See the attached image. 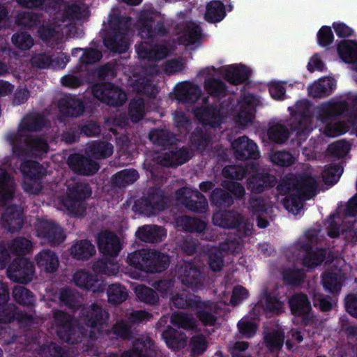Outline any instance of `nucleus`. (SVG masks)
<instances>
[{
    "mask_svg": "<svg viewBox=\"0 0 357 357\" xmlns=\"http://www.w3.org/2000/svg\"><path fill=\"white\" fill-rule=\"evenodd\" d=\"M12 294L17 303L35 313L33 309L36 305V296L31 291L23 286H17L13 289Z\"/></svg>",
    "mask_w": 357,
    "mask_h": 357,
    "instance_id": "43",
    "label": "nucleus"
},
{
    "mask_svg": "<svg viewBox=\"0 0 357 357\" xmlns=\"http://www.w3.org/2000/svg\"><path fill=\"white\" fill-rule=\"evenodd\" d=\"M53 319L56 335L60 340L70 344L82 342L80 328L73 316L62 310H56Z\"/></svg>",
    "mask_w": 357,
    "mask_h": 357,
    "instance_id": "6",
    "label": "nucleus"
},
{
    "mask_svg": "<svg viewBox=\"0 0 357 357\" xmlns=\"http://www.w3.org/2000/svg\"><path fill=\"white\" fill-rule=\"evenodd\" d=\"M109 318V313L96 303L81 311L80 319L88 327L100 331L107 324Z\"/></svg>",
    "mask_w": 357,
    "mask_h": 357,
    "instance_id": "15",
    "label": "nucleus"
},
{
    "mask_svg": "<svg viewBox=\"0 0 357 357\" xmlns=\"http://www.w3.org/2000/svg\"><path fill=\"white\" fill-rule=\"evenodd\" d=\"M162 338L167 347L176 351L183 349L186 345V335L184 332L168 326L162 332Z\"/></svg>",
    "mask_w": 357,
    "mask_h": 357,
    "instance_id": "32",
    "label": "nucleus"
},
{
    "mask_svg": "<svg viewBox=\"0 0 357 357\" xmlns=\"http://www.w3.org/2000/svg\"><path fill=\"white\" fill-rule=\"evenodd\" d=\"M305 198L294 192L289 194L283 199V205L289 212L296 215L303 208V202L306 201Z\"/></svg>",
    "mask_w": 357,
    "mask_h": 357,
    "instance_id": "59",
    "label": "nucleus"
},
{
    "mask_svg": "<svg viewBox=\"0 0 357 357\" xmlns=\"http://www.w3.org/2000/svg\"><path fill=\"white\" fill-rule=\"evenodd\" d=\"M36 261L41 270L49 273L56 272L59 265L58 256L50 249H44L37 254Z\"/></svg>",
    "mask_w": 357,
    "mask_h": 357,
    "instance_id": "35",
    "label": "nucleus"
},
{
    "mask_svg": "<svg viewBox=\"0 0 357 357\" xmlns=\"http://www.w3.org/2000/svg\"><path fill=\"white\" fill-rule=\"evenodd\" d=\"M95 273L107 276L116 275L119 272V265L111 259H102L95 261L92 266Z\"/></svg>",
    "mask_w": 357,
    "mask_h": 357,
    "instance_id": "56",
    "label": "nucleus"
},
{
    "mask_svg": "<svg viewBox=\"0 0 357 357\" xmlns=\"http://www.w3.org/2000/svg\"><path fill=\"white\" fill-rule=\"evenodd\" d=\"M131 17L119 13L109 15L107 26L102 29L104 46L114 53H124L129 48L128 34L131 27Z\"/></svg>",
    "mask_w": 357,
    "mask_h": 357,
    "instance_id": "2",
    "label": "nucleus"
},
{
    "mask_svg": "<svg viewBox=\"0 0 357 357\" xmlns=\"http://www.w3.org/2000/svg\"><path fill=\"white\" fill-rule=\"evenodd\" d=\"M296 192L305 199H310L316 195L317 183L316 179L310 175H303L296 178Z\"/></svg>",
    "mask_w": 357,
    "mask_h": 357,
    "instance_id": "40",
    "label": "nucleus"
},
{
    "mask_svg": "<svg viewBox=\"0 0 357 357\" xmlns=\"http://www.w3.org/2000/svg\"><path fill=\"white\" fill-rule=\"evenodd\" d=\"M177 224L178 226L182 227L183 231L190 233H202L207 227L206 223L204 220L187 215L181 217L177 220Z\"/></svg>",
    "mask_w": 357,
    "mask_h": 357,
    "instance_id": "52",
    "label": "nucleus"
},
{
    "mask_svg": "<svg viewBox=\"0 0 357 357\" xmlns=\"http://www.w3.org/2000/svg\"><path fill=\"white\" fill-rule=\"evenodd\" d=\"M139 177L135 169H125L118 172L112 177V183L115 187L125 188L135 183Z\"/></svg>",
    "mask_w": 357,
    "mask_h": 357,
    "instance_id": "48",
    "label": "nucleus"
},
{
    "mask_svg": "<svg viewBox=\"0 0 357 357\" xmlns=\"http://www.w3.org/2000/svg\"><path fill=\"white\" fill-rule=\"evenodd\" d=\"M178 278L182 284L192 289L203 286L204 276L200 268L190 261H184L177 268Z\"/></svg>",
    "mask_w": 357,
    "mask_h": 357,
    "instance_id": "14",
    "label": "nucleus"
},
{
    "mask_svg": "<svg viewBox=\"0 0 357 357\" xmlns=\"http://www.w3.org/2000/svg\"><path fill=\"white\" fill-rule=\"evenodd\" d=\"M191 155L188 149L172 148L165 152L161 158V164L167 167H176L188 162Z\"/></svg>",
    "mask_w": 357,
    "mask_h": 357,
    "instance_id": "26",
    "label": "nucleus"
},
{
    "mask_svg": "<svg viewBox=\"0 0 357 357\" xmlns=\"http://www.w3.org/2000/svg\"><path fill=\"white\" fill-rule=\"evenodd\" d=\"M282 277L285 284L298 286L303 281L305 273L303 269L287 268L282 272Z\"/></svg>",
    "mask_w": 357,
    "mask_h": 357,
    "instance_id": "64",
    "label": "nucleus"
},
{
    "mask_svg": "<svg viewBox=\"0 0 357 357\" xmlns=\"http://www.w3.org/2000/svg\"><path fill=\"white\" fill-rule=\"evenodd\" d=\"M136 236L143 242L153 243L161 242L167 234L163 227L146 225L139 227Z\"/></svg>",
    "mask_w": 357,
    "mask_h": 357,
    "instance_id": "33",
    "label": "nucleus"
},
{
    "mask_svg": "<svg viewBox=\"0 0 357 357\" xmlns=\"http://www.w3.org/2000/svg\"><path fill=\"white\" fill-rule=\"evenodd\" d=\"M70 252L75 259L85 261L96 254V248L90 241L79 240L71 246Z\"/></svg>",
    "mask_w": 357,
    "mask_h": 357,
    "instance_id": "38",
    "label": "nucleus"
},
{
    "mask_svg": "<svg viewBox=\"0 0 357 357\" xmlns=\"http://www.w3.org/2000/svg\"><path fill=\"white\" fill-rule=\"evenodd\" d=\"M172 324L179 329L182 328L188 331H196L197 326L195 319L186 314L177 313L172 315Z\"/></svg>",
    "mask_w": 357,
    "mask_h": 357,
    "instance_id": "60",
    "label": "nucleus"
},
{
    "mask_svg": "<svg viewBox=\"0 0 357 357\" xmlns=\"http://www.w3.org/2000/svg\"><path fill=\"white\" fill-rule=\"evenodd\" d=\"M158 12L153 10H144L139 16V34L143 39L153 40L167 35L168 30L162 20H158Z\"/></svg>",
    "mask_w": 357,
    "mask_h": 357,
    "instance_id": "7",
    "label": "nucleus"
},
{
    "mask_svg": "<svg viewBox=\"0 0 357 357\" xmlns=\"http://www.w3.org/2000/svg\"><path fill=\"white\" fill-rule=\"evenodd\" d=\"M92 189L86 182H73L67 186L66 195L60 203L72 215H82L86 211L85 202L91 197Z\"/></svg>",
    "mask_w": 357,
    "mask_h": 357,
    "instance_id": "4",
    "label": "nucleus"
},
{
    "mask_svg": "<svg viewBox=\"0 0 357 357\" xmlns=\"http://www.w3.org/2000/svg\"><path fill=\"white\" fill-rule=\"evenodd\" d=\"M264 342L271 351H279L283 346L284 333L280 330H273L264 335Z\"/></svg>",
    "mask_w": 357,
    "mask_h": 357,
    "instance_id": "58",
    "label": "nucleus"
},
{
    "mask_svg": "<svg viewBox=\"0 0 357 357\" xmlns=\"http://www.w3.org/2000/svg\"><path fill=\"white\" fill-rule=\"evenodd\" d=\"M275 185V178L268 173L256 172L248 177L247 188L254 194L263 192Z\"/></svg>",
    "mask_w": 357,
    "mask_h": 357,
    "instance_id": "28",
    "label": "nucleus"
},
{
    "mask_svg": "<svg viewBox=\"0 0 357 357\" xmlns=\"http://www.w3.org/2000/svg\"><path fill=\"white\" fill-rule=\"evenodd\" d=\"M211 204L219 208H229L234 204L233 196L225 188H214L209 196Z\"/></svg>",
    "mask_w": 357,
    "mask_h": 357,
    "instance_id": "47",
    "label": "nucleus"
},
{
    "mask_svg": "<svg viewBox=\"0 0 357 357\" xmlns=\"http://www.w3.org/2000/svg\"><path fill=\"white\" fill-rule=\"evenodd\" d=\"M202 34L201 26L192 21L187 22L183 29L182 34L178 37L181 43L188 45L198 42Z\"/></svg>",
    "mask_w": 357,
    "mask_h": 357,
    "instance_id": "44",
    "label": "nucleus"
},
{
    "mask_svg": "<svg viewBox=\"0 0 357 357\" xmlns=\"http://www.w3.org/2000/svg\"><path fill=\"white\" fill-rule=\"evenodd\" d=\"M20 171L24 178L42 180L46 175V169L38 162L32 160H23Z\"/></svg>",
    "mask_w": 357,
    "mask_h": 357,
    "instance_id": "37",
    "label": "nucleus"
},
{
    "mask_svg": "<svg viewBox=\"0 0 357 357\" xmlns=\"http://www.w3.org/2000/svg\"><path fill=\"white\" fill-rule=\"evenodd\" d=\"M38 236L46 239L51 245H58L66 239L63 229L56 223L41 222L37 229Z\"/></svg>",
    "mask_w": 357,
    "mask_h": 357,
    "instance_id": "23",
    "label": "nucleus"
},
{
    "mask_svg": "<svg viewBox=\"0 0 357 357\" xmlns=\"http://www.w3.org/2000/svg\"><path fill=\"white\" fill-rule=\"evenodd\" d=\"M337 50L344 62L357 64V40H342L338 43Z\"/></svg>",
    "mask_w": 357,
    "mask_h": 357,
    "instance_id": "41",
    "label": "nucleus"
},
{
    "mask_svg": "<svg viewBox=\"0 0 357 357\" xmlns=\"http://www.w3.org/2000/svg\"><path fill=\"white\" fill-rule=\"evenodd\" d=\"M132 326L123 319L117 320L111 327L106 331L107 337L112 340H130L132 338Z\"/></svg>",
    "mask_w": 357,
    "mask_h": 357,
    "instance_id": "36",
    "label": "nucleus"
},
{
    "mask_svg": "<svg viewBox=\"0 0 357 357\" xmlns=\"http://www.w3.org/2000/svg\"><path fill=\"white\" fill-rule=\"evenodd\" d=\"M267 134L271 142L278 144L287 142L290 135L289 128L280 123H275L271 126L268 129Z\"/></svg>",
    "mask_w": 357,
    "mask_h": 357,
    "instance_id": "54",
    "label": "nucleus"
},
{
    "mask_svg": "<svg viewBox=\"0 0 357 357\" xmlns=\"http://www.w3.org/2000/svg\"><path fill=\"white\" fill-rule=\"evenodd\" d=\"M176 199L185 207L197 213H204L208 208V201L206 197L197 190H192L184 187L176 191Z\"/></svg>",
    "mask_w": 357,
    "mask_h": 357,
    "instance_id": "10",
    "label": "nucleus"
},
{
    "mask_svg": "<svg viewBox=\"0 0 357 357\" xmlns=\"http://www.w3.org/2000/svg\"><path fill=\"white\" fill-rule=\"evenodd\" d=\"M356 105L357 96L351 100V102L343 100L322 103L315 108L314 114L318 121L326 126L332 121L338 120L341 116L346 117L351 114Z\"/></svg>",
    "mask_w": 357,
    "mask_h": 357,
    "instance_id": "5",
    "label": "nucleus"
},
{
    "mask_svg": "<svg viewBox=\"0 0 357 357\" xmlns=\"http://www.w3.org/2000/svg\"><path fill=\"white\" fill-rule=\"evenodd\" d=\"M342 276L334 272H326L321 275V283L326 291L331 294H337L342 287Z\"/></svg>",
    "mask_w": 357,
    "mask_h": 357,
    "instance_id": "49",
    "label": "nucleus"
},
{
    "mask_svg": "<svg viewBox=\"0 0 357 357\" xmlns=\"http://www.w3.org/2000/svg\"><path fill=\"white\" fill-rule=\"evenodd\" d=\"M91 92L95 98L108 106L120 107L127 100V95L123 89L111 82L93 83Z\"/></svg>",
    "mask_w": 357,
    "mask_h": 357,
    "instance_id": "8",
    "label": "nucleus"
},
{
    "mask_svg": "<svg viewBox=\"0 0 357 357\" xmlns=\"http://www.w3.org/2000/svg\"><path fill=\"white\" fill-rule=\"evenodd\" d=\"M295 120L293 130L298 135H308L310 132L312 114L310 103L307 100H298L295 104Z\"/></svg>",
    "mask_w": 357,
    "mask_h": 357,
    "instance_id": "16",
    "label": "nucleus"
},
{
    "mask_svg": "<svg viewBox=\"0 0 357 357\" xmlns=\"http://www.w3.org/2000/svg\"><path fill=\"white\" fill-rule=\"evenodd\" d=\"M226 16L225 6L220 0L209 1L206 7L204 19L209 23L221 22Z\"/></svg>",
    "mask_w": 357,
    "mask_h": 357,
    "instance_id": "45",
    "label": "nucleus"
},
{
    "mask_svg": "<svg viewBox=\"0 0 357 357\" xmlns=\"http://www.w3.org/2000/svg\"><path fill=\"white\" fill-rule=\"evenodd\" d=\"M1 285L0 282V340L10 344L15 342L17 336L9 326L3 324L15 320L20 327H29L33 324L34 314L18 310L15 304L8 303L9 293Z\"/></svg>",
    "mask_w": 357,
    "mask_h": 357,
    "instance_id": "1",
    "label": "nucleus"
},
{
    "mask_svg": "<svg viewBox=\"0 0 357 357\" xmlns=\"http://www.w3.org/2000/svg\"><path fill=\"white\" fill-rule=\"evenodd\" d=\"M42 17L40 13L25 11L17 15L16 22L22 27L33 30L40 25Z\"/></svg>",
    "mask_w": 357,
    "mask_h": 357,
    "instance_id": "53",
    "label": "nucleus"
},
{
    "mask_svg": "<svg viewBox=\"0 0 357 357\" xmlns=\"http://www.w3.org/2000/svg\"><path fill=\"white\" fill-rule=\"evenodd\" d=\"M251 70L243 64L230 65L225 70V78L233 85L249 82Z\"/></svg>",
    "mask_w": 357,
    "mask_h": 357,
    "instance_id": "34",
    "label": "nucleus"
},
{
    "mask_svg": "<svg viewBox=\"0 0 357 357\" xmlns=\"http://www.w3.org/2000/svg\"><path fill=\"white\" fill-rule=\"evenodd\" d=\"M59 109L66 117H77L84 112L85 105L80 99L70 96L59 100Z\"/></svg>",
    "mask_w": 357,
    "mask_h": 357,
    "instance_id": "30",
    "label": "nucleus"
},
{
    "mask_svg": "<svg viewBox=\"0 0 357 357\" xmlns=\"http://www.w3.org/2000/svg\"><path fill=\"white\" fill-rule=\"evenodd\" d=\"M97 245L100 252L105 257H116L122 249L119 238L108 230L98 234Z\"/></svg>",
    "mask_w": 357,
    "mask_h": 357,
    "instance_id": "19",
    "label": "nucleus"
},
{
    "mask_svg": "<svg viewBox=\"0 0 357 357\" xmlns=\"http://www.w3.org/2000/svg\"><path fill=\"white\" fill-rule=\"evenodd\" d=\"M113 151V145L105 141H95L86 149L88 155L98 160L109 158L112 155Z\"/></svg>",
    "mask_w": 357,
    "mask_h": 357,
    "instance_id": "46",
    "label": "nucleus"
},
{
    "mask_svg": "<svg viewBox=\"0 0 357 357\" xmlns=\"http://www.w3.org/2000/svg\"><path fill=\"white\" fill-rule=\"evenodd\" d=\"M211 141L210 135L200 128H195L190 137V147L197 151L202 152Z\"/></svg>",
    "mask_w": 357,
    "mask_h": 357,
    "instance_id": "51",
    "label": "nucleus"
},
{
    "mask_svg": "<svg viewBox=\"0 0 357 357\" xmlns=\"http://www.w3.org/2000/svg\"><path fill=\"white\" fill-rule=\"evenodd\" d=\"M195 117L203 125L217 128L222 123V116L220 109L213 105L197 107L194 109Z\"/></svg>",
    "mask_w": 357,
    "mask_h": 357,
    "instance_id": "22",
    "label": "nucleus"
},
{
    "mask_svg": "<svg viewBox=\"0 0 357 357\" xmlns=\"http://www.w3.org/2000/svg\"><path fill=\"white\" fill-rule=\"evenodd\" d=\"M289 304L293 315L301 317L302 321L305 324L309 322L312 306L305 294L303 292L294 294L289 298Z\"/></svg>",
    "mask_w": 357,
    "mask_h": 357,
    "instance_id": "21",
    "label": "nucleus"
},
{
    "mask_svg": "<svg viewBox=\"0 0 357 357\" xmlns=\"http://www.w3.org/2000/svg\"><path fill=\"white\" fill-rule=\"evenodd\" d=\"M126 261L134 269L146 273H161L169 267L170 263L168 255L150 249H141L129 253Z\"/></svg>",
    "mask_w": 357,
    "mask_h": 357,
    "instance_id": "3",
    "label": "nucleus"
},
{
    "mask_svg": "<svg viewBox=\"0 0 357 357\" xmlns=\"http://www.w3.org/2000/svg\"><path fill=\"white\" fill-rule=\"evenodd\" d=\"M8 248L11 253L16 255L29 254L32 250V243L22 236H17L8 244Z\"/></svg>",
    "mask_w": 357,
    "mask_h": 357,
    "instance_id": "57",
    "label": "nucleus"
},
{
    "mask_svg": "<svg viewBox=\"0 0 357 357\" xmlns=\"http://www.w3.org/2000/svg\"><path fill=\"white\" fill-rule=\"evenodd\" d=\"M201 303L199 307H195V316L197 319L204 326H214L217 322L215 313L217 311V305L210 301H204L201 298Z\"/></svg>",
    "mask_w": 357,
    "mask_h": 357,
    "instance_id": "29",
    "label": "nucleus"
},
{
    "mask_svg": "<svg viewBox=\"0 0 357 357\" xmlns=\"http://www.w3.org/2000/svg\"><path fill=\"white\" fill-rule=\"evenodd\" d=\"M174 94L178 102L193 105L199 100L202 91L201 87L197 84L185 82L176 86Z\"/></svg>",
    "mask_w": 357,
    "mask_h": 357,
    "instance_id": "24",
    "label": "nucleus"
},
{
    "mask_svg": "<svg viewBox=\"0 0 357 357\" xmlns=\"http://www.w3.org/2000/svg\"><path fill=\"white\" fill-rule=\"evenodd\" d=\"M67 164L73 172L83 176H92L100 168L97 162L79 153L70 154L67 159Z\"/></svg>",
    "mask_w": 357,
    "mask_h": 357,
    "instance_id": "17",
    "label": "nucleus"
},
{
    "mask_svg": "<svg viewBox=\"0 0 357 357\" xmlns=\"http://www.w3.org/2000/svg\"><path fill=\"white\" fill-rule=\"evenodd\" d=\"M38 354L40 357H68V351L60 345L50 342L40 347Z\"/></svg>",
    "mask_w": 357,
    "mask_h": 357,
    "instance_id": "62",
    "label": "nucleus"
},
{
    "mask_svg": "<svg viewBox=\"0 0 357 357\" xmlns=\"http://www.w3.org/2000/svg\"><path fill=\"white\" fill-rule=\"evenodd\" d=\"M107 357H162L158 356L153 340L149 336H142L133 342L131 349L121 355L110 353Z\"/></svg>",
    "mask_w": 357,
    "mask_h": 357,
    "instance_id": "13",
    "label": "nucleus"
},
{
    "mask_svg": "<svg viewBox=\"0 0 357 357\" xmlns=\"http://www.w3.org/2000/svg\"><path fill=\"white\" fill-rule=\"evenodd\" d=\"M15 183L8 172L0 167V204L6 206L13 199Z\"/></svg>",
    "mask_w": 357,
    "mask_h": 357,
    "instance_id": "31",
    "label": "nucleus"
},
{
    "mask_svg": "<svg viewBox=\"0 0 357 357\" xmlns=\"http://www.w3.org/2000/svg\"><path fill=\"white\" fill-rule=\"evenodd\" d=\"M108 302L112 305H119L124 302L128 296L127 289L120 284H112L107 289Z\"/></svg>",
    "mask_w": 357,
    "mask_h": 357,
    "instance_id": "55",
    "label": "nucleus"
},
{
    "mask_svg": "<svg viewBox=\"0 0 357 357\" xmlns=\"http://www.w3.org/2000/svg\"><path fill=\"white\" fill-rule=\"evenodd\" d=\"M201 298L198 295L183 290L172 294L170 297V303L176 309L194 310L195 307H199L200 304H203L201 303Z\"/></svg>",
    "mask_w": 357,
    "mask_h": 357,
    "instance_id": "27",
    "label": "nucleus"
},
{
    "mask_svg": "<svg viewBox=\"0 0 357 357\" xmlns=\"http://www.w3.org/2000/svg\"><path fill=\"white\" fill-rule=\"evenodd\" d=\"M135 293L138 299L146 304L153 305L158 303V294L152 288L145 285H139L135 289Z\"/></svg>",
    "mask_w": 357,
    "mask_h": 357,
    "instance_id": "61",
    "label": "nucleus"
},
{
    "mask_svg": "<svg viewBox=\"0 0 357 357\" xmlns=\"http://www.w3.org/2000/svg\"><path fill=\"white\" fill-rule=\"evenodd\" d=\"M149 139L155 145L162 147L172 146L176 143L174 133L165 128H155L149 134Z\"/></svg>",
    "mask_w": 357,
    "mask_h": 357,
    "instance_id": "42",
    "label": "nucleus"
},
{
    "mask_svg": "<svg viewBox=\"0 0 357 357\" xmlns=\"http://www.w3.org/2000/svg\"><path fill=\"white\" fill-rule=\"evenodd\" d=\"M235 158L238 160H257L260 153L257 144L247 136H241L231 143Z\"/></svg>",
    "mask_w": 357,
    "mask_h": 357,
    "instance_id": "18",
    "label": "nucleus"
},
{
    "mask_svg": "<svg viewBox=\"0 0 357 357\" xmlns=\"http://www.w3.org/2000/svg\"><path fill=\"white\" fill-rule=\"evenodd\" d=\"M81 136L87 137H98L101 132L100 124L93 120H81L77 122Z\"/></svg>",
    "mask_w": 357,
    "mask_h": 357,
    "instance_id": "63",
    "label": "nucleus"
},
{
    "mask_svg": "<svg viewBox=\"0 0 357 357\" xmlns=\"http://www.w3.org/2000/svg\"><path fill=\"white\" fill-rule=\"evenodd\" d=\"M76 286L94 293L103 292L106 289L104 280L85 270H79L73 275Z\"/></svg>",
    "mask_w": 357,
    "mask_h": 357,
    "instance_id": "20",
    "label": "nucleus"
},
{
    "mask_svg": "<svg viewBox=\"0 0 357 357\" xmlns=\"http://www.w3.org/2000/svg\"><path fill=\"white\" fill-rule=\"evenodd\" d=\"M3 226L10 232L20 230L24 225L23 210L21 206L13 204L6 207L1 215Z\"/></svg>",
    "mask_w": 357,
    "mask_h": 357,
    "instance_id": "25",
    "label": "nucleus"
},
{
    "mask_svg": "<svg viewBox=\"0 0 357 357\" xmlns=\"http://www.w3.org/2000/svg\"><path fill=\"white\" fill-rule=\"evenodd\" d=\"M35 267L32 261L24 257L15 259L7 268V275L12 281L28 284L33 277Z\"/></svg>",
    "mask_w": 357,
    "mask_h": 357,
    "instance_id": "11",
    "label": "nucleus"
},
{
    "mask_svg": "<svg viewBox=\"0 0 357 357\" xmlns=\"http://www.w3.org/2000/svg\"><path fill=\"white\" fill-rule=\"evenodd\" d=\"M335 89L333 80L324 77L314 82L308 86V95L314 98H321L330 96Z\"/></svg>",
    "mask_w": 357,
    "mask_h": 357,
    "instance_id": "39",
    "label": "nucleus"
},
{
    "mask_svg": "<svg viewBox=\"0 0 357 357\" xmlns=\"http://www.w3.org/2000/svg\"><path fill=\"white\" fill-rule=\"evenodd\" d=\"M204 87L207 93L213 98H223L227 94L226 84L218 78L208 77L205 79Z\"/></svg>",
    "mask_w": 357,
    "mask_h": 357,
    "instance_id": "50",
    "label": "nucleus"
},
{
    "mask_svg": "<svg viewBox=\"0 0 357 357\" xmlns=\"http://www.w3.org/2000/svg\"><path fill=\"white\" fill-rule=\"evenodd\" d=\"M8 140L12 145L13 153L17 156L23 155L27 152L40 154L49 151V144L43 138L10 134L8 136Z\"/></svg>",
    "mask_w": 357,
    "mask_h": 357,
    "instance_id": "9",
    "label": "nucleus"
},
{
    "mask_svg": "<svg viewBox=\"0 0 357 357\" xmlns=\"http://www.w3.org/2000/svg\"><path fill=\"white\" fill-rule=\"evenodd\" d=\"M213 223L224 229H243L247 234L250 223L245 218L234 210L221 211L213 214Z\"/></svg>",
    "mask_w": 357,
    "mask_h": 357,
    "instance_id": "12",
    "label": "nucleus"
}]
</instances>
